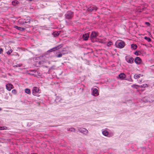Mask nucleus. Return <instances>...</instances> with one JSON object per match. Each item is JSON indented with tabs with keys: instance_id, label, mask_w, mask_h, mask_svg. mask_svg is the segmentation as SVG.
<instances>
[{
	"instance_id": "nucleus-1",
	"label": "nucleus",
	"mask_w": 154,
	"mask_h": 154,
	"mask_svg": "<svg viewBox=\"0 0 154 154\" xmlns=\"http://www.w3.org/2000/svg\"><path fill=\"white\" fill-rule=\"evenodd\" d=\"M18 23L20 25L25 26L26 28L30 27L29 25L30 23V19H20L18 20Z\"/></svg>"
},
{
	"instance_id": "nucleus-2",
	"label": "nucleus",
	"mask_w": 154,
	"mask_h": 154,
	"mask_svg": "<svg viewBox=\"0 0 154 154\" xmlns=\"http://www.w3.org/2000/svg\"><path fill=\"white\" fill-rule=\"evenodd\" d=\"M74 15V12L71 11H68L65 14V16L66 19L68 20H71L73 17Z\"/></svg>"
},
{
	"instance_id": "nucleus-3",
	"label": "nucleus",
	"mask_w": 154,
	"mask_h": 154,
	"mask_svg": "<svg viewBox=\"0 0 154 154\" xmlns=\"http://www.w3.org/2000/svg\"><path fill=\"white\" fill-rule=\"evenodd\" d=\"M39 89L37 87H34L32 90V94L34 96L39 97Z\"/></svg>"
},
{
	"instance_id": "nucleus-4",
	"label": "nucleus",
	"mask_w": 154,
	"mask_h": 154,
	"mask_svg": "<svg viewBox=\"0 0 154 154\" xmlns=\"http://www.w3.org/2000/svg\"><path fill=\"white\" fill-rule=\"evenodd\" d=\"M63 45L62 44H61L58 45H57V46L53 48H51V49L48 50L47 51V52L49 53V52L53 51H55L57 49H58L61 48H62L63 47Z\"/></svg>"
},
{
	"instance_id": "nucleus-5",
	"label": "nucleus",
	"mask_w": 154,
	"mask_h": 154,
	"mask_svg": "<svg viewBox=\"0 0 154 154\" xmlns=\"http://www.w3.org/2000/svg\"><path fill=\"white\" fill-rule=\"evenodd\" d=\"M98 8L96 6H90L88 8L87 10V11L90 12H92L94 11H96L98 9Z\"/></svg>"
},
{
	"instance_id": "nucleus-6",
	"label": "nucleus",
	"mask_w": 154,
	"mask_h": 154,
	"mask_svg": "<svg viewBox=\"0 0 154 154\" xmlns=\"http://www.w3.org/2000/svg\"><path fill=\"white\" fill-rule=\"evenodd\" d=\"M125 60L127 63H134V59L133 57H130L128 56H126L125 57Z\"/></svg>"
},
{
	"instance_id": "nucleus-7",
	"label": "nucleus",
	"mask_w": 154,
	"mask_h": 154,
	"mask_svg": "<svg viewBox=\"0 0 154 154\" xmlns=\"http://www.w3.org/2000/svg\"><path fill=\"white\" fill-rule=\"evenodd\" d=\"M78 130L79 132L85 135H86L88 132V130L84 128H78Z\"/></svg>"
},
{
	"instance_id": "nucleus-8",
	"label": "nucleus",
	"mask_w": 154,
	"mask_h": 154,
	"mask_svg": "<svg viewBox=\"0 0 154 154\" xmlns=\"http://www.w3.org/2000/svg\"><path fill=\"white\" fill-rule=\"evenodd\" d=\"M118 45H117V43L116 44V47L120 48H123L125 46V42L122 41H120V42H117Z\"/></svg>"
},
{
	"instance_id": "nucleus-9",
	"label": "nucleus",
	"mask_w": 154,
	"mask_h": 154,
	"mask_svg": "<svg viewBox=\"0 0 154 154\" xmlns=\"http://www.w3.org/2000/svg\"><path fill=\"white\" fill-rule=\"evenodd\" d=\"M97 38V33L94 32L93 31L92 32L91 35H90V38L91 40L93 39H95Z\"/></svg>"
},
{
	"instance_id": "nucleus-10",
	"label": "nucleus",
	"mask_w": 154,
	"mask_h": 154,
	"mask_svg": "<svg viewBox=\"0 0 154 154\" xmlns=\"http://www.w3.org/2000/svg\"><path fill=\"white\" fill-rule=\"evenodd\" d=\"M6 89L8 91H10L11 89L14 88L13 85L11 84H8L6 85Z\"/></svg>"
},
{
	"instance_id": "nucleus-11",
	"label": "nucleus",
	"mask_w": 154,
	"mask_h": 154,
	"mask_svg": "<svg viewBox=\"0 0 154 154\" xmlns=\"http://www.w3.org/2000/svg\"><path fill=\"white\" fill-rule=\"evenodd\" d=\"M134 62L137 64H139L142 62V60L140 57H137L135 58Z\"/></svg>"
},
{
	"instance_id": "nucleus-12",
	"label": "nucleus",
	"mask_w": 154,
	"mask_h": 154,
	"mask_svg": "<svg viewBox=\"0 0 154 154\" xmlns=\"http://www.w3.org/2000/svg\"><path fill=\"white\" fill-rule=\"evenodd\" d=\"M89 32L85 33L82 36V38L84 40L86 41L88 39L89 37Z\"/></svg>"
},
{
	"instance_id": "nucleus-13",
	"label": "nucleus",
	"mask_w": 154,
	"mask_h": 154,
	"mask_svg": "<svg viewBox=\"0 0 154 154\" xmlns=\"http://www.w3.org/2000/svg\"><path fill=\"white\" fill-rule=\"evenodd\" d=\"M29 74L31 75H32L34 76L35 77H36L37 76V75L36 73H38V72H37V70H31L29 71Z\"/></svg>"
},
{
	"instance_id": "nucleus-14",
	"label": "nucleus",
	"mask_w": 154,
	"mask_h": 154,
	"mask_svg": "<svg viewBox=\"0 0 154 154\" xmlns=\"http://www.w3.org/2000/svg\"><path fill=\"white\" fill-rule=\"evenodd\" d=\"M93 95L94 96H97L99 95L98 90L96 88H94L93 91Z\"/></svg>"
},
{
	"instance_id": "nucleus-15",
	"label": "nucleus",
	"mask_w": 154,
	"mask_h": 154,
	"mask_svg": "<svg viewBox=\"0 0 154 154\" xmlns=\"http://www.w3.org/2000/svg\"><path fill=\"white\" fill-rule=\"evenodd\" d=\"M60 33V31H55L53 33L52 35L54 37H56L58 36Z\"/></svg>"
},
{
	"instance_id": "nucleus-16",
	"label": "nucleus",
	"mask_w": 154,
	"mask_h": 154,
	"mask_svg": "<svg viewBox=\"0 0 154 154\" xmlns=\"http://www.w3.org/2000/svg\"><path fill=\"white\" fill-rule=\"evenodd\" d=\"M14 28L16 29H17L20 31H24L25 29L24 28L20 27L17 26H14Z\"/></svg>"
},
{
	"instance_id": "nucleus-17",
	"label": "nucleus",
	"mask_w": 154,
	"mask_h": 154,
	"mask_svg": "<svg viewBox=\"0 0 154 154\" xmlns=\"http://www.w3.org/2000/svg\"><path fill=\"white\" fill-rule=\"evenodd\" d=\"M102 134L103 135L105 136H107L108 135L109 132L106 130H103Z\"/></svg>"
},
{
	"instance_id": "nucleus-18",
	"label": "nucleus",
	"mask_w": 154,
	"mask_h": 154,
	"mask_svg": "<svg viewBox=\"0 0 154 154\" xmlns=\"http://www.w3.org/2000/svg\"><path fill=\"white\" fill-rule=\"evenodd\" d=\"M61 100V98L60 97L57 96L55 100V102L56 103H57L60 102V101Z\"/></svg>"
},
{
	"instance_id": "nucleus-19",
	"label": "nucleus",
	"mask_w": 154,
	"mask_h": 154,
	"mask_svg": "<svg viewBox=\"0 0 154 154\" xmlns=\"http://www.w3.org/2000/svg\"><path fill=\"white\" fill-rule=\"evenodd\" d=\"M119 76L121 79H124L125 78L126 75L124 73H121L119 74Z\"/></svg>"
},
{
	"instance_id": "nucleus-20",
	"label": "nucleus",
	"mask_w": 154,
	"mask_h": 154,
	"mask_svg": "<svg viewBox=\"0 0 154 154\" xmlns=\"http://www.w3.org/2000/svg\"><path fill=\"white\" fill-rule=\"evenodd\" d=\"M19 2L17 0H14L12 1V3L13 5L14 6H16L18 4Z\"/></svg>"
},
{
	"instance_id": "nucleus-21",
	"label": "nucleus",
	"mask_w": 154,
	"mask_h": 154,
	"mask_svg": "<svg viewBox=\"0 0 154 154\" xmlns=\"http://www.w3.org/2000/svg\"><path fill=\"white\" fill-rule=\"evenodd\" d=\"M137 48V46L136 44H132L131 45V48L133 49L134 50H136Z\"/></svg>"
},
{
	"instance_id": "nucleus-22",
	"label": "nucleus",
	"mask_w": 154,
	"mask_h": 154,
	"mask_svg": "<svg viewBox=\"0 0 154 154\" xmlns=\"http://www.w3.org/2000/svg\"><path fill=\"white\" fill-rule=\"evenodd\" d=\"M132 88H135L136 89H138L139 87V85L136 84H134L131 86Z\"/></svg>"
},
{
	"instance_id": "nucleus-23",
	"label": "nucleus",
	"mask_w": 154,
	"mask_h": 154,
	"mask_svg": "<svg viewBox=\"0 0 154 154\" xmlns=\"http://www.w3.org/2000/svg\"><path fill=\"white\" fill-rule=\"evenodd\" d=\"M25 92L27 94H29L31 93L30 90L29 88H26L25 90Z\"/></svg>"
},
{
	"instance_id": "nucleus-24",
	"label": "nucleus",
	"mask_w": 154,
	"mask_h": 154,
	"mask_svg": "<svg viewBox=\"0 0 154 154\" xmlns=\"http://www.w3.org/2000/svg\"><path fill=\"white\" fill-rule=\"evenodd\" d=\"M148 87V85L147 84H145L142 85H139V88H146Z\"/></svg>"
},
{
	"instance_id": "nucleus-25",
	"label": "nucleus",
	"mask_w": 154,
	"mask_h": 154,
	"mask_svg": "<svg viewBox=\"0 0 154 154\" xmlns=\"http://www.w3.org/2000/svg\"><path fill=\"white\" fill-rule=\"evenodd\" d=\"M66 53H60V54H58L56 55V57H62V55H64Z\"/></svg>"
},
{
	"instance_id": "nucleus-26",
	"label": "nucleus",
	"mask_w": 154,
	"mask_h": 154,
	"mask_svg": "<svg viewBox=\"0 0 154 154\" xmlns=\"http://www.w3.org/2000/svg\"><path fill=\"white\" fill-rule=\"evenodd\" d=\"M144 38L148 42H150L151 41V39L150 38L148 37L147 36H145Z\"/></svg>"
},
{
	"instance_id": "nucleus-27",
	"label": "nucleus",
	"mask_w": 154,
	"mask_h": 154,
	"mask_svg": "<svg viewBox=\"0 0 154 154\" xmlns=\"http://www.w3.org/2000/svg\"><path fill=\"white\" fill-rule=\"evenodd\" d=\"M140 74L139 75L136 74L134 76V78L135 79H139L140 77Z\"/></svg>"
},
{
	"instance_id": "nucleus-28",
	"label": "nucleus",
	"mask_w": 154,
	"mask_h": 154,
	"mask_svg": "<svg viewBox=\"0 0 154 154\" xmlns=\"http://www.w3.org/2000/svg\"><path fill=\"white\" fill-rule=\"evenodd\" d=\"M56 69V66L55 65H53L49 69V70H50L51 69Z\"/></svg>"
},
{
	"instance_id": "nucleus-29",
	"label": "nucleus",
	"mask_w": 154,
	"mask_h": 154,
	"mask_svg": "<svg viewBox=\"0 0 154 154\" xmlns=\"http://www.w3.org/2000/svg\"><path fill=\"white\" fill-rule=\"evenodd\" d=\"M22 66V64H17L16 65H14L13 67H20L21 66Z\"/></svg>"
},
{
	"instance_id": "nucleus-30",
	"label": "nucleus",
	"mask_w": 154,
	"mask_h": 154,
	"mask_svg": "<svg viewBox=\"0 0 154 154\" xmlns=\"http://www.w3.org/2000/svg\"><path fill=\"white\" fill-rule=\"evenodd\" d=\"M44 62L43 60H41L38 62V63L39 65L41 66L44 63Z\"/></svg>"
},
{
	"instance_id": "nucleus-31",
	"label": "nucleus",
	"mask_w": 154,
	"mask_h": 154,
	"mask_svg": "<svg viewBox=\"0 0 154 154\" xmlns=\"http://www.w3.org/2000/svg\"><path fill=\"white\" fill-rule=\"evenodd\" d=\"M12 93L14 94H17V90L14 89H13L12 90Z\"/></svg>"
},
{
	"instance_id": "nucleus-32",
	"label": "nucleus",
	"mask_w": 154,
	"mask_h": 154,
	"mask_svg": "<svg viewBox=\"0 0 154 154\" xmlns=\"http://www.w3.org/2000/svg\"><path fill=\"white\" fill-rule=\"evenodd\" d=\"M13 51L11 49H10L7 52V54L8 55H10L11 53Z\"/></svg>"
},
{
	"instance_id": "nucleus-33",
	"label": "nucleus",
	"mask_w": 154,
	"mask_h": 154,
	"mask_svg": "<svg viewBox=\"0 0 154 154\" xmlns=\"http://www.w3.org/2000/svg\"><path fill=\"white\" fill-rule=\"evenodd\" d=\"M7 129V127H0V129L1 130H6Z\"/></svg>"
},
{
	"instance_id": "nucleus-34",
	"label": "nucleus",
	"mask_w": 154,
	"mask_h": 154,
	"mask_svg": "<svg viewBox=\"0 0 154 154\" xmlns=\"http://www.w3.org/2000/svg\"><path fill=\"white\" fill-rule=\"evenodd\" d=\"M69 130L72 132H75V129L73 128H71L69 129Z\"/></svg>"
},
{
	"instance_id": "nucleus-35",
	"label": "nucleus",
	"mask_w": 154,
	"mask_h": 154,
	"mask_svg": "<svg viewBox=\"0 0 154 154\" xmlns=\"http://www.w3.org/2000/svg\"><path fill=\"white\" fill-rule=\"evenodd\" d=\"M139 52V51H136L134 52V54L136 55H139V54H138Z\"/></svg>"
},
{
	"instance_id": "nucleus-36",
	"label": "nucleus",
	"mask_w": 154,
	"mask_h": 154,
	"mask_svg": "<svg viewBox=\"0 0 154 154\" xmlns=\"http://www.w3.org/2000/svg\"><path fill=\"white\" fill-rule=\"evenodd\" d=\"M127 80H128V81H130V82H132L133 81V80H132V79L131 78V77H130V78L129 79H127Z\"/></svg>"
},
{
	"instance_id": "nucleus-37",
	"label": "nucleus",
	"mask_w": 154,
	"mask_h": 154,
	"mask_svg": "<svg viewBox=\"0 0 154 154\" xmlns=\"http://www.w3.org/2000/svg\"><path fill=\"white\" fill-rule=\"evenodd\" d=\"M145 24L148 26H149L150 25V23L148 22H146Z\"/></svg>"
},
{
	"instance_id": "nucleus-38",
	"label": "nucleus",
	"mask_w": 154,
	"mask_h": 154,
	"mask_svg": "<svg viewBox=\"0 0 154 154\" xmlns=\"http://www.w3.org/2000/svg\"><path fill=\"white\" fill-rule=\"evenodd\" d=\"M108 44H109L108 46L111 45L112 44V42L111 41H109L108 43Z\"/></svg>"
},
{
	"instance_id": "nucleus-39",
	"label": "nucleus",
	"mask_w": 154,
	"mask_h": 154,
	"mask_svg": "<svg viewBox=\"0 0 154 154\" xmlns=\"http://www.w3.org/2000/svg\"><path fill=\"white\" fill-rule=\"evenodd\" d=\"M3 52V49L2 48H0V54H1Z\"/></svg>"
},
{
	"instance_id": "nucleus-40",
	"label": "nucleus",
	"mask_w": 154,
	"mask_h": 154,
	"mask_svg": "<svg viewBox=\"0 0 154 154\" xmlns=\"http://www.w3.org/2000/svg\"><path fill=\"white\" fill-rule=\"evenodd\" d=\"M2 110V109L1 108H0V111H1Z\"/></svg>"
},
{
	"instance_id": "nucleus-41",
	"label": "nucleus",
	"mask_w": 154,
	"mask_h": 154,
	"mask_svg": "<svg viewBox=\"0 0 154 154\" xmlns=\"http://www.w3.org/2000/svg\"><path fill=\"white\" fill-rule=\"evenodd\" d=\"M88 53H86V54H88Z\"/></svg>"
},
{
	"instance_id": "nucleus-42",
	"label": "nucleus",
	"mask_w": 154,
	"mask_h": 154,
	"mask_svg": "<svg viewBox=\"0 0 154 154\" xmlns=\"http://www.w3.org/2000/svg\"><path fill=\"white\" fill-rule=\"evenodd\" d=\"M153 100V101L154 100V99Z\"/></svg>"
}]
</instances>
